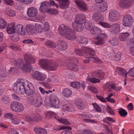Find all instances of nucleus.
Instances as JSON below:
<instances>
[{
  "label": "nucleus",
  "mask_w": 134,
  "mask_h": 134,
  "mask_svg": "<svg viewBox=\"0 0 134 134\" xmlns=\"http://www.w3.org/2000/svg\"><path fill=\"white\" fill-rule=\"evenodd\" d=\"M109 42L112 46H116L118 44L117 40L115 38H113L112 40L109 41Z\"/></svg>",
  "instance_id": "4d7b16f0"
},
{
  "label": "nucleus",
  "mask_w": 134,
  "mask_h": 134,
  "mask_svg": "<svg viewBox=\"0 0 134 134\" xmlns=\"http://www.w3.org/2000/svg\"><path fill=\"white\" fill-rule=\"evenodd\" d=\"M107 110L108 113L111 115L114 116L115 115V110L111 108L109 105L108 106Z\"/></svg>",
  "instance_id": "5fc2aeb1"
},
{
  "label": "nucleus",
  "mask_w": 134,
  "mask_h": 134,
  "mask_svg": "<svg viewBox=\"0 0 134 134\" xmlns=\"http://www.w3.org/2000/svg\"><path fill=\"white\" fill-rule=\"evenodd\" d=\"M59 33L68 40L73 41L76 37L75 32L68 27L62 24L58 29Z\"/></svg>",
  "instance_id": "f257e3e1"
},
{
  "label": "nucleus",
  "mask_w": 134,
  "mask_h": 134,
  "mask_svg": "<svg viewBox=\"0 0 134 134\" xmlns=\"http://www.w3.org/2000/svg\"><path fill=\"white\" fill-rule=\"evenodd\" d=\"M48 65L47 70L50 71H54L57 69L58 64L57 62L50 60V63Z\"/></svg>",
  "instance_id": "5701e85b"
},
{
  "label": "nucleus",
  "mask_w": 134,
  "mask_h": 134,
  "mask_svg": "<svg viewBox=\"0 0 134 134\" xmlns=\"http://www.w3.org/2000/svg\"><path fill=\"white\" fill-rule=\"evenodd\" d=\"M12 60H11V61L17 68H19V67H21L22 65L23 64V59L21 58L19 60H18V61L15 59H13Z\"/></svg>",
  "instance_id": "c85d7f7f"
},
{
  "label": "nucleus",
  "mask_w": 134,
  "mask_h": 134,
  "mask_svg": "<svg viewBox=\"0 0 134 134\" xmlns=\"http://www.w3.org/2000/svg\"><path fill=\"white\" fill-rule=\"evenodd\" d=\"M133 1L134 0H120L119 5L122 8H126L130 6Z\"/></svg>",
  "instance_id": "ddd939ff"
},
{
  "label": "nucleus",
  "mask_w": 134,
  "mask_h": 134,
  "mask_svg": "<svg viewBox=\"0 0 134 134\" xmlns=\"http://www.w3.org/2000/svg\"><path fill=\"white\" fill-rule=\"evenodd\" d=\"M33 78L38 81H43L46 78V75L41 73L38 71H35L32 74Z\"/></svg>",
  "instance_id": "f8f14e48"
},
{
  "label": "nucleus",
  "mask_w": 134,
  "mask_h": 134,
  "mask_svg": "<svg viewBox=\"0 0 134 134\" xmlns=\"http://www.w3.org/2000/svg\"><path fill=\"white\" fill-rule=\"evenodd\" d=\"M50 60L45 59H40L39 61V64L41 66L47 69L48 64L50 63Z\"/></svg>",
  "instance_id": "6ab92c4d"
},
{
  "label": "nucleus",
  "mask_w": 134,
  "mask_h": 134,
  "mask_svg": "<svg viewBox=\"0 0 134 134\" xmlns=\"http://www.w3.org/2000/svg\"><path fill=\"white\" fill-rule=\"evenodd\" d=\"M19 103L16 101H13L11 103L10 107L13 111H15Z\"/></svg>",
  "instance_id": "a18cd8bd"
},
{
  "label": "nucleus",
  "mask_w": 134,
  "mask_h": 134,
  "mask_svg": "<svg viewBox=\"0 0 134 134\" xmlns=\"http://www.w3.org/2000/svg\"><path fill=\"white\" fill-rule=\"evenodd\" d=\"M38 13V10L32 7L29 8L27 12L28 16L30 17H34L36 16Z\"/></svg>",
  "instance_id": "a211bd4d"
},
{
  "label": "nucleus",
  "mask_w": 134,
  "mask_h": 134,
  "mask_svg": "<svg viewBox=\"0 0 134 134\" xmlns=\"http://www.w3.org/2000/svg\"><path fill=\"white\" fill-rule=\"evenodd\" d=\"M24 58L26 62L24 64L22 68V70L26 72H30L31 70L30 63L33 64L35 62L36 60L32 55L27 54L24 55Z\"/></svg>",
  "instance_id": "7ed1b4c3"
},
{
  "label": "nucleus",
  "mask_w": 134,
  "mask_h": 134,
  "mask_svg": "<svg viewBox=\"0 0 134 134\" xmlns=\"http://www.w3.org/2000/svg\"><path fill=\"white\" fill-rule=\"evenodd\" d=\"M47 13L52 14L55 15L59 13L58 11L55 9H51L50 8Z\"/></svg>",
  "instance_id": "bf43d9fd"
},
{
  "label": "nucleus",
  "mask_w": 134,
  "mask_h": 134,
  "mask_svg": "<svg viewBox=\"0 0 134 134\" xmlns=\"http://www.w3.org/2000/svg\"><path fill=\"white\" fill-rule=\"evenodd\" d=\"M134 21L132 17L130 15L127 14L124 16L122 20V25L125 27H129L132 25Z\"/></svg>",
  "instance_id": "0eeeda50"
},
{
  "label": "nucleus",
  "mask_w": 134,
  "mask_h": 134,
  "mask_svg": "<svg viewBox=\"0 0 134 134\" xmlns=\"http://www.w3.org/2000/svg\"><path fill=\"white\" fill-rule=\"evenodd\" d=\"M83 120L86 122H89L92 124L97 123V122L94 120L89 119H84Z\"/></svg>",
  "instance_id": "e2e57ef3"
},
{
  "label": "nucleus",
  "mask_w": 134,
  "mask_h": 134,
  "mask_svg": "<svg viewBox=\"0 0 134 134\" xmlns=\"http://www.w3.org/2000/svg\"><path fill=\"white\" fill-rule=\"evenodd\" d=\"M118 112L120 115L122 117H125L127 114V112L125 110L122 108L120 109Z\"/></svg>",
  "instance_id": "864d4df0"
},
{
  "label": "nucleus",
  "mask_w": 134,
  "mask_h": 134,
  "mask_svg": "<svg viewBox=\"0 0 134 134\" xmlns=\"http://www.w3.org/2000/svg\"><path fill=\"white\" fill-rule=\"evenodd\" d=\"M75 103L78 108L80 109L83 108V103L81 100L79 99H77L76 100Z\"/></svg>",
  "instance_id": "c03bdc74"
},
{
  "label": "nucleus",
  "mask_w": 134,
  "mask_h": 134,
  "mask_svg": "<svg viewBox=\"0 0 134 134\" xmlns=\"http://www.w3.org/2000/svg\"><path fill=\"white\" fill-rule=\"evenodd\" d=\"M71 86L73 87L76 88H79L81 85V83L79 82L75 81L71 82Z\"/></svg>",
  "instance_id": "de8ad7c7"
},
{
  "label": "nucleus",
  "mask_w": 134,
  "mask_h": 134,
  "mask_svg": "<svg viewBox=\"0 0 134 134\" xmlns=\"http://www.w3.org/2000/svg\"><path fill=\"white\" fill-rule=\"evenodd\" d=\"M121 54L120 52L114 53L112 55L113 60L115 61H119L121 58Z\"/></svg>",
  "instance_id": "72a5a7b5"
},
{
  "label": "nucleus",
  "mask_w": 134,
  "mask_h": 134,
  "mask_svg": "<svg viewBox=\"0 0 134 134\" xmlns=\"http://www.w3.org/2000/svg\"><path fill=\"white\" fill-rule=\"evenodd\" d=\"M99 24L104 27L110 28V25L107 23L100 22Z\"/></svg>",
  "instance_id": "052dcab7"
},
{
  "label": "nucleus",
  "mask_w": 134,
  "mask_h": 134,
  "mask_svg": "<svg viewBox=\"0 0 134 134\" xmlns=\"http://www.w3.org/2000/svg\"><path fill=\"white\" fill-rule=\"evenodd\" d=\"M34 130L36 134H47V131L44 129L36 127L34 128Z\"/></svg>",
  "instance_id": "cd10ccee"
},
{
  "label": "nucleus",
  "mask_w": 134,
  "mask_h": 134,
  "mask_svg": "<svg viewBox=\"0 0 134 134\" xmlns=\"http://www.w3.org/2000/svg\"><path fill=\"white\" fill-rule=\"evenodd\" d=\"M45 44L50 47L56 48L57 49V46L55 43L50 40L46 41L45 43Z\"/></svg>",
  "instance_id": "e433bc0d"
},
{
  "label": "nucleus",
  "mask_w": 134,
  "mask_h": 134,
  "mask_svg": "<svg viewBox=\"0 0 134 134\" xmlns=\"http://www.w3.org/2000/svg\"><path fill=\"white\" fill-rule=\"evenodd\" d=\"M50 5L48 1H44L41 3L40 8V10L43 12L47 13L50 9Z\"/></svg>",
  "instance_id": "9b49d317"
},
{
  "label": "nucleus",
  "mask_w": 134,
  "mask_h": 134,
  "mask_svg": "<svg viewBox=\"0 0 134 134\" xmlns=\"http://www.w3.org/2000/svg\"><path fill=\"white\" fill-rule=\"evenodd\" d=\"M24 110L23 105L19 102L15 112L20 113L23 111Z\"/></svg>",
  "instance_id": "49530a36"
},
{
  "label": "nucleus",
  "mask_w": 134,
  "mask_h": 134,
  "mask_svg": "<svg viewBox=\"0 0 134 134\" xmlns=\"http://www.w3.org/2000/svg\"><path fill=\"white\" fill-rule=\"evenodd\" d=\"M34 30H35V32L37 31L38 33H40L42 31L43 29L41 26L39 24H35L34 26Z\"/></svg>",
  "instance_id": "09e8293b"
},
{
  "label": "nucleus",
  "mask_w": 134,
  "mask_h": 134,
  "mask_svg": "<svg viewBox=\"0 0 134 134\" xmlns=\"http://www.w3.org/2000/svg\"><path fill=\"white\" fill-rule=\"evenodd\" d=\"M84 47H82L81 49H76L75 50V52L76 54L80 56H84L85 57V50H83L82 48Z\"/></svg>",
  "instance_id": "ea45409f"
},
{
  "label": "nucleus",
  "mask_w": 134,
  "mask_h": 134,
  "mask_svg": "<svg viewBox=\"0 0 134 134\" xmlns=\"http://www.w3.org/2000/svg\"><path fill=\"white\" fill-rule=\"evenodd\" d=\"M24 92L28 95H31L34 93V87L32 83L26 81L25 82Z\"/></svg>",
  "instance_id": "9d476101"
},
{
  "label": "nucleus",
  "mask_w": 134,
  "mask_h": 134,
  "mask_svg": "<svg viewBox=\"0 0 134 134\" xmlns=\"http://www.w3.org/2000/svg\"><path fill=\"white\" fill-rule=\"evenodd\" d=\"M15 32L16 31L20 35H25L26 34V32L23 29V26L22 25L19 24L16 25L15 27Z\"/></svg>",
  "instance_id": "4be33fe9"
},
{
  "label": "nucleus",
  "mask_w": 134,
  "mask_h": 134,
  "mask_svg": "<svg viewBox=\"0 0 134 134\" xmlns=\"http://www.w3.org/2000/svg\"><path fill=\"white\" fill-rule=\"evenodd\" d=\"M12 122L14 124H17L20 122V120L17 118H12Z\"/></svg>",
  "instance_id": "69168bd1"
},
{
  "label": "nucleus",
  "mask_w": 134,
  "mask_h": 134,
  "mask_svg": "<svg viewBox=\"0 0 134 134\" xmlns=\"http://www.w3.org/2000/svg\"><path fill=\"white\" fill-rule=\"evenodd\" d=\"M119 13L117 10H111L109 13V20L111 22H116L119 20Z\"/></svg>",
  "instance_id": "6e6552de"
},
{
  "label": "nucleus",
  "mask_w": 134,
  "mask_h": 134,
  "mask_svg": "<svg viewBox=\"0 0 134 134\" xmlns=\"http://www.w3.org/2000/svg\"><path fill=\"white\" fill-rule=\"evenodd\" d=\"M65 129L71 130V128L70 127L64 126H60L59 125H55L54 127V130L56 131H59Z\"/></svg>",
  "instance_id": "c9c22d12"
},
{
  "label": "nucleus",
  "mask_w": 134,
  "mask_h": 134,
  "mask_svg": "<svg viewBox=\"0 0 134 134\" xmlns=\"http://www.w3.org/2000/svg\"><path fill=\"white\" fill-rule=\"evenodd\" d=\"M7 31L9 34H11L15 32L14 26L13 24H9L7 28Z\"/></svg>",
  "instance_id": "473e14b6"
},
{
  "label": "nucleus",
  "mask_w": 134,
  "mask_h": 134,
  "mask_svg": "<svg viewBox=\"0 0 134 134\" xmlns=\"http://www.w3.org/2000/svg\"><path fill=\"white\" fill-rule=\"evenodd\" d=\"M130 34L127 32L125 33H122L119 35V39L122 41H126L129 38Z\"/></svg>",
  "instance_id": "bb28decb"
},
{
  "label": "nucleus",
  "mask_w": 134,
  "mask_h": 134,
  "mask_svg": "<svg viewBox=\"0 0 134 134\" xmlns=\"http://www.w3.org/2000/svg\"><path fill=\"white\" fill-rule=\"evenodd\" d=\"M85 27L87 30L90 31L91 34L97 37L99 35H102L103 37H105L106 36V33L104 30L96 27L93 26L87 22L85 24Z\"/></svg>",
  "instance_id": "f03ea898"
},
{
  "label": "nucleus",
  "mask_w": 134,
  "mask_h": 134,
  "mask_svg": "<svg viewBox=\"0 0 134 134\" xmlns=\"http://www.w3.org/2000/svg\"><path fill=\"white\" fill-rule=\"evenodd\" d=\"M57 119L60 122L65 125H70V123L66 119L57 117Z\"/></svg>",
  "instance_id": "37998d69"
},
{
  "label": "nucleus",
  "mask_w": 134,
  "mask_h": 134,
  "mask_svg": "<svg viewBox=\"0 0 134 134\" xmlns=\"http://www.w3.org/2000/svg\"><path fill=\"white\" fill-rule=\"evenodd\" d=\"M89 58L90 61L94 62H99L100 60L98 58L95 57H93V56H90V57L87 58Z\"/></svg>",
  "instance_id": "6e6d98bb"
},
{
  "label": "nucleus",
  "mask_w": 134,
  "mask_h": 134,
  "mask_svg": "<svg viewBox=\"0 0 134 134\" xmlns=\"http://www.w3.org/2000/svg\"><path fill=\"white\" fill-rule=\"evenodd\" d=\"M104 121L107 123L109 124L115 121L114 120L110 117H107L105 118L104 119Z\"/></svg>",
  "instance_id": "13d9d810"
},
{
  "label": "nucleus",
  "mask_w": 134,
  "mask_h": 134,
  "mask_svg": "<svg viewBox=\"0 0 134 134\" xmlns=\"http://www.w3.org/2000/svg\"><path fill=\"white\" fill-rule=\"evenodd\" d=\"M57 49L59 51H62L68 48V45L64 41H61L57 46Z\"/></svg>",
  "instance_id": "393cba45"
},
{
  "label": "nucleus",
  "mask_w": 134,
  "mask_h": 134,
  "mask_svg": "<svg viewBox=\"0 0 134 134\" xmlns=\"http://www.w3.org/2000/svg\"><path fill=\"white\" fill-rule=\"evenodd\" d=\"M49 104L51 107L56 108H59L61 105L59 99L57 97L54 98L51 100Z\"/></svg>",
  "instance_id": "f3484780"
},
{
  "label": "nucleus",
  "mask_w": 134,
  "mask_h": 134,
  "mask_svg": "<svg viewBox=\"0 0 134 134\" xmlns=\"http://www.w3.org/2000/svg\"><path fill=\"white\" fill-rule=\"evenodd\" d=\"M86 81H88L93 83H97L99 82L100 80L94 78H89L87 77L86 79Z\"/></svg>",
  "instance_id": "3c124183"
},
{
  "label": "nucleus",
  "mask_w": 134,
  "mask_h": 134,
  "mask_svg": "<svg viewBox=\"0 0 134 134\" xmlns=\"http://www.w3.org/2000/svg\"><path fill=\"white\" fill-rule=\"evenodd\" d=\"M33 118L35 121H37L41 120L43 118V116L39 114H37L34 115Z\"/></svg>",
  "instance_id": "603ef678"
},
{
  "label": "nucleus",
  "mask_w": 134,
  "mask_h": 134,
  "mask_svg": "<svg viewBox=\"0 0 134 134\" xmlns=\"http://www.w3.org/2000/svg\"><path fill=\"white\" fill-rule=\"evenodd\" d=\"M107 35L106 34V36L105 37H103L102 35H99L96 37L97 41H96L95 43L96 45H99L104 44L105 43V40L104 38H107Z\"/></svg>",
  "instance_id": "b1692460"
},
{
  "label": "nucleus",
  "mask_w": 134,
  "mask_h": 134,
  "mask_svg": "<svg viewBox=\"0 0 134 134\" xmlns=\"http://www.w3.org/2000/svg\"><path fill=\"white\" fill-rule=\"evenodd\" d=\"M92 19L93 20L96 21L100 22L104 21L103 16L100 13L98 12L94 13L92 15Z\"/></svg>",
  "instance_id": "aec40b11"
},
{
  "label": "nucleus",
  "mask_w": 134,
  "mask_h": 134,
  "mask_svg": "<svg viewBox=\"0 0 134 134\" xmlns=\"http://www.w3.org/2000/svg\"><path fill=\"white\" fill-rule=\"evenodd\" d=\"M81 24L80 23L78 22L75 20L72 23V26L73 29L76 31H80V29H78L77 27L79 26V24Z\"/></svg>",
  "instance_id": "79ce46f5"
},
{
  "label": "nucleus",
  "mask_w": 134,
  "mask_h": 134,
  "mask_svg": "<svg viewBox=\"0 0 134 134\" xmlns=\"http://www.w3.org/2000/svg\"><path fill=\"white\" fill-rule=\"evenodd\" d=\"M66 130H64L62 131L60 134H72V132L70 130V129H67Z\"/></svg>",
  "instance_id": "774afa93"
},
{
  "label": "nucleus",
  "mask_w": 134,
  "mask_h": 134,
  "mask_svg": "<svg viewBox=\"0 0 134 134\" xmlns=\"http://www.w3.org/2000/svg\"><path fill=\"white\" fill-rule=\"evenodd\" d=\"M7 23L5 20L0 17V27L4 29L6 26Z\"/></svg>",
  "instance_id": "8fccbe9b"
},
{
  "label": "nucleus",
  "mask_w": 134,
  "mask_h": 134,
  "mask_svg": "<svg viewBox=\"0 0 134 134\" xmlns=\"http://www.w3.org/2000/svg\"><path fill=\"white\" fill-rule=\"evenodd\" d=\"M29 101L32 105L36 107H40L43 103L40 94L38 93H35L31 96Z\"/></svg>",
  "instance_id": "423d86ee"
},
{
  "label": "nucleus",
  "mask_w": 134,
  "mask_h": 134,
  "mask_svg": "<svg viewBox=\"0 0 134 134\" xmlns=\"http://www.w3.org/2000/svg\"><path fill=\"white\" fill-rule=\"evenodd\" d=\"M71 91L68 88L64 89L62 92V94L65 97H69L72 94Z\"/></svg>",
  "instance_id": "7c9ffc66"
},
{
  "label": "nucleus",
  "mask_w": 134,
  "mask_h": 134,
  "mask_svg": "<svg viewBox=\"0 0 134 134\" xmlns=\"http://www.w3.org/2000/svg\"><path fill=\"white\" fill-rule=\"evenodd\" d=\"M94 76L95 77L98 78L102 79L104 77V74L102 70H98L95 71Z\"/></svg>",
  "instance_id": "2f4dec72"
},
{
  "label": "nucleus",
  "mask_w": 134,
  "mask_h": 134,
  "mask_svg": "<svg viewBox=\"0 0 134 134\" xmlns=\"http://www.w3.org/2000/svg\"><path fill=\"white\" fill-rule=\"evenodd\" d=\"M93 106L94 108L96 109L97 111L99 112L101 111V109L99 105H97L96 103H94L93 104Z\"/></svg>",
  "instance_id": "0e129e2a"
},
{
  "label": "nucleus",
  "mask_w": 134,
  "mask_h": 134,
  "mask_svg": "<svg viewBox=\"0 0 134 134\" xmlns=\"http://www.w3.org/2000/svg\"><path fill=\"white\" fill-rule=\"evenodd\" d=\"M13 114L10 113H8L4 115V117L5 118H8L12 119L13 118Z\"/></svg>",
  "instance_id": "338daca9"
},
{
  "label": "nucleus",
  "mask_w": 134,
  "mask_h": 134,
  "mask_svg": "<svg viewBox=\"0 0 134 134\" xmlns=\"http://www.w3.org/2000/svg\"><path fill=\"white\" fill-rule=\"evenodd\" d=\"M1 100L2 103L5 104H7L10 101L8 97L3 95L1 97Z\"/></svg>",
  "instance_id": "a19ab883"
},
{
  "label": "nucleus",
  "mask_w": 134,
  "mask_h": 134,
  "mask_svg": "<svg viewBox=\"0 0 134 134\" xmlns=\"http://www.w3.org/2000/svg\"><path fill=\"white\" fill-rule=\"evenodd\" d=\"M116 70L120 75L126 77L128 73L124 69L121 68L117 67L116 68Z\"/></svg>",
  "instance_id": "c756f323"
},
{
  "label": "nucleus",
  "mask_w": 134,
  "mask_h": 134,
  "mask_svg": "<svg viewBox=\"0 0 134 134\" xmlns=\"http://www.w3.org/2000/svg\"><path fill=\"white\" fill-rule=\"evenodd\" d=\"M75 20L80 23L81 24H85L86 21V17L84 14L80 13L76 14L75 17Z\"/></svg>",
  "instance_id": "2eb2a0df"
},
{
  "label": "nucleus",
  "mask_w": 134,
  "mask_h": 134,
  "mask_svg": "<svg viewBox=\"0 0 134 134\" xmlns=\"http://www.w3.org/2000/svg\"><path fill=\"white\" fill-rule=\"evenodd\" d=\"M99 7V10L101 12H104L106 11L108 8L107 3L104 2L101 3Z\"/></svg>",
  "instance_id": "f704fd0d"
},
{
  "label": "nucleus",
  "mask_w": 134,
  "mask_h": 134,
  "mask_svg": "<svg viewBox=\"0 0 134 134\" xmlns=\"http://www.w3.org/2000/svg\"><path fill=\"white\" fill-rule=\"evenodd\" d=\"M45 116L48 119L51 117H54L56 119L58 118V117L52 111H49L47 112L46 113Z\"/></svg>",
  "instance_id": "58836bf2"
},
{
  "label": "nucleus",
  "mask_w": 134,
  "mask_h": 134,
  "mask_svg": "<svg viewBox=\"0 0 134 134\" xmlns=\"http://www.w3.org/2000/svg\"><path fill=\"white\" fill-rule=\"evenodd\" d=\"M60 2V6L61 8L63 9L67 8L69 5V0H56Z\"/></svg>",
  "instance_id": "a878e982"
},
{
  "label": "nucleus",
  "mask_w": 134,
  "mask_h": 134,
  "mask_svg": "<svg viewBox=\"0 0 134 134\" xmlns=\"http://www.w3.org/2000/svg\"><path fill=\"white\" fill-rule=\"evenodd\" d=\"M25 30L26 32L30 35H32L36 34L34 25H26L25 27Z\"/></svg>",
  "instance_id": "412c9836"
},
{
  "label": "nucleus",
  "mask_w": 134,
  "mask_h": 134,
  "mask_svg": "<svg viewBox=\"0 0 134 134\" xmlns=\"http://www.w3.org/2000/svg\"><path fill=\"white\" fill-rule=\"evenodd\" d=\"M24 79H18L14 84L13 89L15 92L19 94L23 93L24 92L25 82Z\"/></svg>",
  "instance_id": "39448f33"
},
{
  "label": "nucleus",
  "mask_w": 134,
  "mask_h": 134,
  "mask_svg": "<svg viewBox=\"0 0 134 134\" xmlns=\"http://www.w3.org/2000/svg\"><path fill=\"white\" fill-rule=\"evenodd\" d=\"M63 108L65 110L69 111H72L73 110V105L70 103H68L66 105L64 106Z\"/></svg>",
  "instance_id": "4c0bfd02"
},
{
  "label": "nucleus",
  "mask_w": 134,
  "mask_h": 134,
  "mask_svg": "<svg viewBox=\"0 0 134 134\" xmlns=\"http://www.w3.org/2000/svg\"><path fill=\"white\" fill-rule=\"evenodd\" d=\"M120 25L118 23H115L110 25V32L114 34H118L120 31Z\"/></svg>",
  "instance_id": "4468645a"
},
{
  "label": "nucleus",
  "mask_w": 134,
  "mask_h": 134,
  "mask_svg": "<svg viewBox=\"0 0 134 134\" xmlns=\"http://www.w3.org/2000/svg\"><path fill=\"white\" fill-rule=\"evenodd\" d=\"M68 60L70 61L66 65L67 69L70 71H77L79 70V65H77L78 63V59L75 57H69Z\"/></svg>",
  "instance_id": "20e7f679"
},
{
  "label": "nucleus",
  "mask_w": 134,
  "mask_h": 134,
  "mask_svg": "<svg viewBox=\"0 0 134 134\" xmlns=\"http://www.w3.org/2000/svg\"><path fill=\"white\" fill-rule=\"evenodd\" d=\"M74 1L79 10L83 12L88 10V5L83 0H74Z\"/></svg>",
  "instance_id": "1a4fd4ad"
},
{
  "label": "nucleus",
  "mask_w": 134,
  "mask_h": 134,
  "mask_svg": "<svg viewBox=\"0 0 134 134\" xmlns=\"http://www.w3.org/2000/svg\"><path fill=\"white\" fill-rule=\"evenodd\" d=\"M82 49L85 50V54L84 55L86 58L90 57V56L95 55V51L91 48L83 47L82 48Z\"/></svg>",
  "instance_id": "dca6fc26"
},
{
  "label": "nucleus",
  "mask_w": 134,
  "mask_h": 134,
  "mask_svg": "<svg viewBox=\"0 0 134 134\" xmlns=\"http://www.w3.org/2000/svg\"><path fill=\"white\" fill-rule=\"evenodd\" d=\"M7 13L8 15L10 16H14L15 15V12L12 9L7 10Z\"/></svg>",
  "instance_id": "680f3d73"
}]
</instances>
